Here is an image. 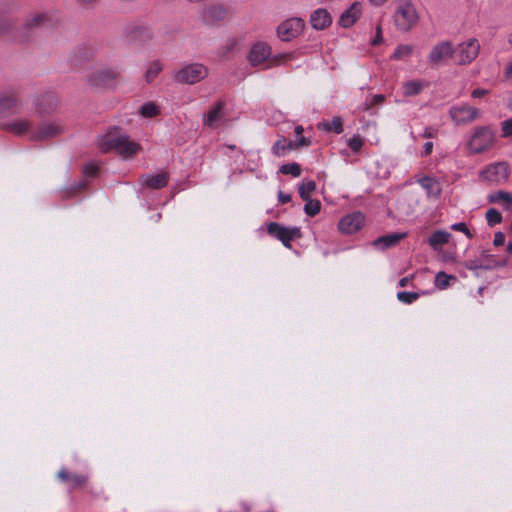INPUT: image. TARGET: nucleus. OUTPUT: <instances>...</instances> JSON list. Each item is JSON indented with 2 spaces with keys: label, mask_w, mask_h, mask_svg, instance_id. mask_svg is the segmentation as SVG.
I'll return each mask as SVG.
<instances>
[{
  "label": "nucleus",
  "mask_w": 512,
  "mask_h": 512,
  "mask_svg": "<svg viewBox=\"0 0 512 512\" xmlns=\"http://www.w3.org/2000/svg\"><path fill=\"white\" fill-rule=\"evenodd\" d=\"M97 146L104 153L115 150L124 159L134 157L141 150L140 144L132 141L127 134L121 133L116 126L98 136Z\"/></svg>",
  "instance_id": "f257e3e1"
},
{
  "label": "nucleus",
  "mask_w": 512,
  "mask_h": 512,
  "mask_svg": "<svg viewBox=\"0 0 512 512\" xmlns=\"http://www.w3.org/2000/svg\"><path fill=\"white\" fill-rule=\"evenodd\" d=\"M496 134L489 126L473 129L467 141V149L471 154H480L490 150L495 143Z\"/></svg>",
  "instance_id": "f03ea898"
},
{
  "label": "nucleus",
  "mask_w": 512,
  "mask_h": 512,
  "mask_svg": "<svg viewBox=\"0 0 512 512\" xmlns=\"http://www.w3.org/2000/svg\"><path fill=\"white\" fill-rule=\"evenodd\" d=\"M419 21L418 11L411 0H400L394 13V24L401 32L410 31Z\"/></svg>",
  "instance_id": "7ed1b4c3"
},
{
  "label": "nucleus",
  "mask_w": 512,
  "mask_h": 512,
  "mask_svg": "<svg viewBox=\"0 0 512 512\" xmlns=\"http://www.w3.org/2000/svg\"><path fill=\"white\" fill-rule=\"evenodd\" d=\"M288 57V54H279L271 57V47L264 42L254 44L249 53V61L251 65H265V68L277 66L283 59Z\"/></svg>",
  "instance_id": "20e7f679"
},
{
  "label": "nucleus",
  "mask_w": 512,
  "mask_h": 512,
  "mask_svg": "<svg viewBox=\"0 0 512 512\" xmlns=\"http://www.w3.org/2000/svg\"><path fill=\"white\" fill-rule=\"evenodd\" d=\"M208 75L207 68L199 63L183 66L172 75L174 82L179 84H195Z\"/></svg>",
  "instance_id": "39448f33"
},
{
  "label": "nucleus",
  "mask_w": 512,
  "mask_h": 512,
  "mask_svg": "<svg viewBox=\"0 0 512 512\" xmlns=\"http://www.w3.org/2000/svg\"><path fill=\"white\" fill-rule=\"evenodd\" d=\"M449 115L455 125L461 126L469 124L480 117V111L468 104L452 106L449 109Z\"/></svg>",
  "instance_id": "423d86ee"
},
{
  "label": "nucleus",
  "mask_w": 512,
  "mask_h": 512,
  "mask_svg": "<svg viewBox=\"0 0 512 512\" xmlns=\"http://www.w3.org/2000/svg\"><path fill=\"white\" fill-rule=\"evenodd\" d=\"M480 51V44L476 39H469L460 43L454 49V57L459 65L469 64L476 59Z\"/></svg>",
  "instance_id": "0eeeda50"
},
{
  "label": "nucleus",
  "mask_w": 512,
  "mask_h": 512,
  "mask_svg": "<svg viewBox=\"0 0 512 512\" xmlns=\"http://www.w3.org/2000/svg\"><path fill=\"white\" fill-rule=\"evenodd\" d=\"M66 128L60 121H46L41 123L31 134L32 141H45L62 135Z\"/></svg>",
  "instance_id": "6e6552de"
},
{
  "label": "nucleus",
  "mask_w": 512,
  "mask_h": 512,
  "mask_svg": "<svg viewBox=\"0 0 512 512\" xmlns=\"http://www.w3.org/2000/svg\"><path fill=\"white\" fill-rule=\"evenodd\" d=\"M2 128L16 136L27 135L31 140V134L35 133L34 122L28 117H18L3 123Z\"/></svg>",
  "instance_id": "1a4fd4ad"
},
{
  "label": "nucleus",
  "mask_w": 512,
  "mask_h": 512,
  "mask_svg": "<svg viewBox=\"0 0 512 512\" xmlns=\"http://www.w3.org/2000/svg\"><path fill=\"white\" fill-rule=\"evenodd\" d=\"M119 75L120 70L116 67L96 69L88 75V82L93 87H105L116 80Z\"/></svg>",
  "instance_id": "9d476101"
},
{
  "label": "nucleus",
  "mask_w": 512,
  "mask_h": 512,
  "mask_svg": "<svg viewBox=\"0 0 512 512\" xmlns=\"http://www.w3.org/2000/svg\"><path fill=\"white\" fill-rule=\"evenodd\" d=\"M267 231L270 235L277 238L287 248L291 247V241L301 236L300 229L298 227L287 228L276 222H271L267 226Z\"/></svg>",
  "instance_id": "9b49d317"
},
{
  "label": "nucleus",
  "mask_w": 512,
  "mask_h": 512,
  "mask_svg": "<svg viewBox=\"0 0 512 512\" xmlns=\"http://www.w3.org/2000/svg\"><path fill=\"white\" fill-rule=\"evenodd\" d=\"M304 27L301 18H290L283 21L277 28V35L282 41H290L300 35Z\"/></svg>",
  "instance_id": "f8f14e48"
},
{
  "label": "nucleus",
  "mask_w": 512,
  "mask_h": 512,
  "mask_svg": "<svg viewBox=\"0 0 512 512\" xmlns=\"http://www.w3.org/2000/svg\"><path fill=\"white\" fill-rule=\"evenodd\" d=\"M508 176V166L504 162L491 164L480 173V177L483 180L496 184L505 182L508 179Z\"/></svg>",
  "instance_id": "ddd939ff"
},
{
  "label": "nucleus",
  "mask_w": 512,
  "mask_h": 512,
  "mask_svg": "<svg viewBox=\"0 0 512 512\" xmlns=\"http://www.w3.org/2000/svg\"><path fill=\"white\" fill-rule=\"evenodd\" d=\"M365 220V215L356 211L342 217L338 223V228L344 234H354L364 226Z\"/></svg>",
  "instance_id": "4468645a"
},
{
  "label": "nucleus",
  "mask_w": 512,
  "mask_h": 512,
  "mask_svg": "<svg viewBox=\"0 0 512 512\" xmlns=\"http://www.w3.org/2000/svg\"><path fill=\"white\" fill-rule=\"evenodd\" d=\"M452 56H454V48L452 44L448 41H443L431 49L428 60L432 65L437 66Z\"/></svg>",
  "instance_id": "2eb2a0df"
},
{
  "label": "nucleus",
  "mask_w": 512,
  "mask_h": 512,
  "mask_svg": "<svg viewBox=\"0 0 512 512\" xmlns=\"http://www.w3.org/2000/svg\"><path fill=\"white\" fill-rule=\"evenodd\" d=\"M224 107L225 104L222 101L215 102L202 117L203 125L209 128H215L218 123L224 117Z\"/></svg>",
  "instance_id": "dca6fc26"
},
{
  "label": "nucleus",
  "mask_w": 512,
  "mask_h": 512,
  "mask_svg": "<svg viewBox=\"0 0 512 512\" xmlns=\"http://www.w3.org/2000/svg\"><path fill=\"white\" fill-rule=\"evenodd\" d=\"M35 113L42 117L52 113L57 107V100L53 94H42L35 100Z\"/></svg>",
  "instance_id": "f3484780"
},
{
  "label": "nucleus",
  "mask_w": 512,
  "mask_h": 512,
  "mask_svg": "<svg viewBox=\"0 0 512 512\" xmlns=\"http://www.w3.org/2000/svg\"><path fill=\"white\" fill-rule=\"evenodd\" d=\"M507 264H508V259H506V258L492 259L489 263H484V261L479 257V258L468 260L465 263V267L471 271L493 270V269L505 267Z\"/></svg>",
  "instance_id": "a211bd4d"
},
{
  "label": "nucleus",
  "mask_w": 512,
  "mask_h": 512,
  "mask_svg": "<svg viewBox=\"0 0 512 512\" xmlns=\"http://www.w3.org/2000/svg\"><path fill=\"white\" fill-rule=\"evenodd\" d=\"M227 15V10L219 4H212L205 7L202 11V19L207 24H215L223 19Z\"/></svg>",
  "instance_id": "6ab92c4d"
},
{
  "label": "nucleus",
  "mask_w": 512,
  "mask_h": 512,
  "mask_svg": "<svg viewBox=\"0 0 512 512\" xmlns=\"http://www.w3.org/2000/svg\"><path fill=\"white\" fill-rule=\"evenodd\" d=\"M407 236V233H391L380 236L373 241V246L381 251L396 246L402 239Z\"/></svg>",
  "instance_id": "aec40b11"
},
{
  "label": "nucleus",
  "mask_w": 512,
  "mask_h": 512,
  "mask_svg": "<svg viewBox=\"0 0 512 512\" xmlns=\"http://www.w3.org/2000/svg\"><path fill=\"white\" fill-rule=\"evenodd\" d=\"M139 182L144 187L160 189L167 185L168 175L164 172L157 174H146L139 178Z\"/></svg>",
  "instance_id": "412c9836"
},
{
  "label": "nucleus",
  "mask_w": 512,
  "mask_h": 512,
  "mask_svg": "<svg viewBox=\"0 0 512 512\" xmlns=\"http://www.w3.org/2000/svg\"><path fill=\"white\" fill-rule=\"evenodd\" d=\"M417 182L426 191V194L429 198L437 199L440 197L442 193V186L437 179L429 176H424L420 178Z\"/></svg>",
  "instance_id": "4be33fe9"
},
{
  "label": "nucleus",
  "mask_w": 512,
  "mask_h": 512,
  "mask_svg": "<svg viewBox=\"0 0 512 512\" xmlns=\"http://www.w3.org/2000/svg\"><path fill=\"white\" fill-rule=\"evenodd\" d=\"M310 23L313 28L322 30L332 23V18L326 9L319 8L311 14Z\"/></svg>",
  "instance_id": "5701e85b"
},
{
  "label": "nucleus",
  "mask_w": 512,
  "mask_h": 512,
  "mask_svg": "<svg viewBox=\"0 0 512 512\" xmlns=\"http://www.w3.org/2000/svg\"><path fill=\"white\" fill-rule=\"evenodd\" d=\"M57 477L61 481L69 482L71 489L83 487L88 480V477L83 474L70 475L65 468L59 470Z\"/></svg>",
  "instance_id": "b1692460"
},
{
  "label": "nucleus",
  "mask_w": 512,
  "mask_h": 512,
  "mask_svg": "<svg viewBox=\"0 0 512 512\" xmlns=\"http://www.w3.org/2000/svg\"><path fill=\"white\" fill-rule=\"evenodd\" d=\"M360 15L361 7L358 3H354L350 6L349 9L341 14L339 18V24L344 28H349L358 20Z\"/></svg>",
  "instance_id": "393cba45"
},
{
  "label": "nucleus",
  "mask_w": 512,
  "mask_h": 512,
  "mask_svg": "<svg viewBox=\"0 0 512 512\" xmlns=\"http://www.w3.org/2000/svg\"><path fill=\"white\" fill-rule=\"evenodd\" d=\"M487 200L492 204L503 203L504 208L512 212V194L509 192L502 190L492 192L487 196Z\"/></svg>",
  "instance_id": "a878e982"
},
{
  "label": "nucleus",
  "mask_w": 512,
  "mask_h": 512,
  "mask_svg": "<svg viewBox=\"0 0 512 512\" xmlns=\"http://www.w3.org/2000/svg\"><path fill=\"white\" fill-rule=\"evenodd\" d=\"M451 234L444 230H437L429 237V245L434 249H438L440 246L449 242Z\"/></svg>",
  "instance_id": "bb28decb"
},
{
  "label": "nucleus",
  "mask_w": 512,
  "mask_h": 512,
  "mask_svg": "<svg viewBox=\"0 0 512 512\" xmlns=\"http://www.w3.org/2000/svg\"><path fill=\"white\" fill-rule=\"evenodd\" d=\"M18 105V97L14 92L0 94V110H8Z\"/></svg>",
  "instance_id": "cd10ccee"
},
{
  "label": "nucleus",
  "mask_w": 512,
  "mask_h": 512,
  "mask_svg": "<svg viewBox=\"0 0 512 512\" xmlns=\"http://www.w3.org/2000/svg\"><path fill=\"white\" fill-rule=\"evenodd\" d=\"M424 86V82L420 80L408 81L403 84V93L405 96L418 95Z\"/></svg>",
  "instance_id": "c85d7f7f"
},
{
  "label": "nucleus",
  "mask_w": 512,
  "mask_h": 512,
  "mask_svg": "<svg viewBox=\"0 0 512 512\" xmlns=\"http://www.w3.org/2000/svg\"><path fill=\"white\" fill-rule=\"evenodd\" d=\"M318 128L325 131H334L337 134L343 132V122L340 117H334L330 122H322L318 124Z\"/></svg>",
  "instance_id": "c756f323"
},
{
  "label": "nucleus",
  "mask_w": 512,
  "mask_h": 512,
  "mask_svg": "<svg viewBox=\"0 0 512 512\" xmlns=\"http://www.w3.org/2000/svg\"><path fill=\"white\" fill-rule=\"evenodd\" d=\"M91 56L90 50L85 47H78L72 52L69 60L73 65H78L81 61L88 60Z\"/></svg>",
  "instance_id": "7c9ffc66"
},
{
  "label": "nucleus",
  "mask_w": 512,
  "mask_h": 512,
  "mask_svg": "<svg viewBox=\"0 0 512 512\" xmlns=\"http://www.w3.org/2000/svg\"><path fill=\"white\" fill-rule=\"evenodd\" d=\"M292 149H293V141L286 143V139L284 137H282L274 143V145L272 147V152L274 155L281 157V156L285 155L286 151H289Z\"/></svg>",
  "instance_id": "2f4dec72"
},
{
  "label": "nucleus",
  "mask_w": 512,
  "mask_h": 512,
  "mask_svg": "<svg viewBox=\"0 0 512 512\" xmlns=\"http://www.w3.org/2000/svg\"><path fill=\"white\" fill-rule=\"evenodd\" d=\"M161 70H162V65L159 61H153L152 63H150L145 74H144V78H145L146 82L147 83L152 82L159 75Z\"/></svg>",
  "instance_id": "473e14b6"
},
{
  "label": "nucleus",
  "mask_w": 512,
  "mask_h": 512,
  "mask_svg": "<svg viewBox=\"0 0 512 512\" xmlns=\"http://www.w3.org/2000/svg\"><path fill=\"white\" fill-rule=\"evenodd\" d=\"M316 189V183L313 180L304 181L299 186V195L306 201L311 199L310 194Z\"/></svg>",
  "instance_id": "72a5a7b5"
},
{
  "label": "nucleus",
  "mask_w": 512,
  "mask_h": 512,
  "mask_svg": "<svg viewBox=\"0 0 512 512\" xmlns=\"http://www.w3.org/2000/svg\"><path fill=\"white\" fill-rule=\"evenodd\" d=\"M414 47L412 45H399L393 52L391 59L402 60L409 57L413 52Z\"/></svg>",
  "instance_id": "f704fd0d"
},
{
  "label": "nucleus",
  "mask_w": 512,
  "mask_h": 512,
  "mask_svg": "<svg viewBox=\"0 0 512 512\" xmlns=\"http://www.w3.org/2000/svg\"><path fill=\"white\" fill-rule=\"evenodd\" d=\"M455 279V276L440 271L435 276V286L439 289H446L450 285V281Z\"/></svg>",
  "instance_id": "c9c22d12"
},
{
  "label": "nucleus",
  "mask_w": 512,
  "mask_h": 512,
  "mask_svg": "<svg viewBox=\"0 0 512 512\" xmlns=\"http://www.w3.org/2000/svg\"><path fill=\"white\" fill-rule=\"evenodd\" d=\"M139 113L145 118H152L159 114V108L153 102H146L140 107Z\"/></svg>",
  "instance_id": "e433bc0d"
},
{
  "label": "nucleus",
  "mask_w": 512,
  "mask_h": 512,
  "mask_svg": "<svg viewBox=\"0 0 512 512\" xmlns=\"http://www.w3.org/2000/svg\"><path fill=\"white\" fill-rule=\"evenodd\" d=\"M305 202L304 211L308 216L313 217L320 212L321 203L319 200L309 199Z\"/></svg>",
  "instance_id": "4c0bfd02"
},
{
  "label": "nucleus",
  "mask_w": 512,
  "mask_h": 512,
  "mask_svg": "<svg viewBox=\"0 0 512 512\" xmlns=\"http://www.w3.org/2000/svg\"><path fill=\"white\" fill-rule=\"evenodd\" d=\"M485 218H486L488 226H490V227H493L496 224H499L502 222V215L495 208L488 209L485 214Z\"/></svg>",
  "instance_id": "58836bf2"
},
{
  "label": "nucleus",
  "mask_w": 512,
  "mask_h": 512,
  "mask_svg": "<svg viewBox=\"0 0 512 512\" xmlns=\"http://www.w3.org/2000/svg\"><path fill=\"white\" fill-rule=\"evenodd\" d=\"M280 172L285 175L299 177L301 175V167L297 163H288L280 167Z\"/></svg>",
  "instance_id": "ea45409f"
},
{
  "label": "nucleus",
  "mask_w": 512,
  "mask_h": 512,
  "mask_svg": "<svg viewBox=\"0 0 512 512\" xmlns=\"http://www.w3.org/2000/svg\"><path fill=\"white\" fill-rule=\"evenodd\" d=\"M347 146L355 153H358L364 145L363 139L359 135H354L346 142Z\"/></svg>",
  "instance_id": "a19ab883"
},
{
  "label": "nucleus",
  "mask_w": 512,
  "mask_h": 512,
  "mask_svg": "<svg viewBox=\"0 0 512 512\" xmlns=\"http://www.w3.org/2000/svg\"><path fill=\"white\" fill-rule=\"evenodd\" d=\"M419 297L418 293L415 292H407V291H401L397 293V299L400 302L411 304L415 300H417Z\"/></svg>",
  "instance_id": "79ce46f5"
},
{
  "label": "nucleus",
  "mask_w": 512,
  "mask_h": 512,
  "mask_svg": "<svg viewBox=\"0 0 512 512\" xmlns=\"http://www.w3.org/2000/svg\"><path fill=\"white\" fill-rule=\"evenodd\" d=\"M46 21V18L42 14H37L32 16L31 18H28L25 22V27L27 28H33L36 26H40Z\"/></svg>",
  "instance_id": "37998d69"
},
{
  "label": "nucleus",
  "mask_w": 512,
  "mask_h": 512,
  "mask_svg": "<svg viewBox=\"0 0 512 512\" xmlns=\"http://www.w3.org/2000/svg\"><path fill=\"white\" fill-rule=\"evenodd\" d=\"M385 100V96L382 95V94H376V95H373L370 100H367L365 103H364V107L363 109L364 110H368L370 109L371 106L373 105H376V104H381L383 103Z\"/></svg>",
  "instance_id": "c03bdc74"
},
{
  "label": "nucleus",
  "mask_w": 512,
  "mask_h": 512,
  "mask_svg": "<svg viewBox=\"0 0 512 512\" xmlns=\"http://www.w3.org/2000/svg\"><path fill=\"white\" fill-rule=\"evenodd\" d=\"M451 229L464 233L468 239L473 238V234L470 232V230L467 228V226L464 222H459V223L453 224L451 226Z\"/></svg>",
  "instance_id": "a18cd8bd"
},
{
  "label": "nucleus",
  "mask_w": 512,
  "mask_h": 512,
  "mask_svg": "<svg viewBox=\"0 0 512 512\" xmlns=\"http://www.w3.org/2000/svg\"><path fill=\"white\" fill-rule=\"evenodd\" d=\"M502 132L504 136L512 135V119L505 120L502 123Z\"/></svg>",
  "instance_id": "49530a36"
},
{
  "label": "nucleus",
  "mask_w": 512,
  "mask_h": 512,
  "mask_svg": "<svg viewBox=\"0 0 512 512\" xmlns=\"http://www.w3.org/2000/svg\"><path fill=\"white\" fill-rule=\"evenodd\" d=\"M505 243V234L502 232H496L494 235L493 245L498 247L502 246Z\"/></svg>",
  "instance_id": "de8ad7c7"
},
{
  "label": "nucleus",
  "mask_w": 512,
  "mask_h": 512,
  "mask_svg": "<svg viewBox=\"0 0 512 512\" xmlns=\"http://www.w3.org/2000/svg\"><path fill=\"white\" fill-rule=\"evenodd\" d=\"M310 143H311V141L308 138L301 136L296 141H293V149L299 148V147H304V146H309Z\"/></svg>",
  "instance_id": "09e8293b"
},
{
  "label": "nucleus",
  "mask_w": 512,
  "mask_h": 512,
  "mask_svg": "<svg viewBox=\"0 0 512 512\" xmlns=\"http://www.w3.org/2000/svg\"><path fill=\"white\" fill-rule=\"evenodd\" d=\"M489 93V90L483 88H476L472 91L471 96L473 98H481Z\"/></svg>",
  "instance_id": "8fccbe9b"
},
{
  "label": "nucleus",
  "mask_w": 512,
  "mask_h": 512,
  "mask_svg": "<svg viewBox=\"0 0 512 512\" xmlns=\"http://www.w3.org/2000/svg\"><path fill=\"white\" fill-rule=\"evenodd\" d=\"M278 200L282 204L288 203V202L291 201V195L290 194H285L282 191H279L278 192Z\"/></svg>",
  "instance_id": "3c124183"
},
{
  "label": "nucleus",
  "mask_w": 512,
  "mask_h": 512,
  "mask_svg": "<svg viewBox=\"0 0 512 512\" xmlns=\"http://www.w3.org/2000/svg\"><path fill=\"white\" fill-rule=\"evenodd\" d=\"M479 257L484 261V263H489L492 259H496L486 250L482 251Z\"/></svg>",
  "instance_id": "603ef678"
},
{
  "label": "nucleus",
  "mask_w": 512,
  "mask_h": 512,
  "mask_svg": "<svg viewBox=\"0 0 512 512\" xmlns=\"http://www.w3.org/2000/svg\"><path fill=\"white\" fill-rule=\"evenodd\" d=\"M504 76L506 79L512 80V60L505 67Z\"/></svg>",
  "instance_id": "864d4df0"
},
{
  "label": "nucleus",
  "mask_w": 512,
  "mask_h": 512,
  "mask_svg": "<svg viewBox=\"0 0 512 512\" xmlns=\"http://www.w3.org/2000/svg\"><path fill=\"white\" fill-rule=\"evenodd\" d=\"M435 136V130L431 127H426L422 133L423 138H433Z\"/></svg>",
  "instance_id": "5fc2aeb1"
},
{
  "label": "nucleus",
  "mask_w": 512,
  "mask_h": 512,
  "mask_svg": "<svg viewBox=\"0 0 512 512\" xmlns=\"http://www.w3.org/2000/svg\"><path fill=\"white\" fill-rule=\"evenodd\" d=\"M97 168L94 165H87L84 168V173L88 176H93L96 173Z\"/></svg>",
  "instance_id": "6e6d98bb"
},
{
  "label": "nucleus",
  "mask_w": 512,
  "mask_h": 512,
  "mask_svg": "<svg viewBox=\"0 0 512 512\" xmlns=\"http://www.w3.org/2000/svg\"><path fill=\"white\" fill-rule=\"evenodd\" d=\"M382 42V36H381V28L380 26H377V35L376 37L371 41L372 45H377Z\"/></svg>",
  "instance_id": "4d7b16f0"
},
{
  "label": "nucleus",
  "mask_w": 512,
  "mask_h": 512,
  "mask_svg": "<svg viewBox=\"0 0 512 512\" xmlns=\"http://www.w3.org/2000/svg\"><path fill=\"white\" fill-rule=\"evenodd\" d=\"M86 186V183L83 181H79L71 187L72 192L70 194H74L77 190L83 189Z\"/></svg>",
  "instance_id": "13d9d810"
},
{
  "label": "nucleus",
  "mask_w": 512,
  "mask_h": 512,
  "mask_svg": "<svg viewBox=\"0 0 512 512\" xmlns=\"http://www.w3.org/2000/svg\"><path fill=\"white\" fill-rule=\"evenodd\" d=\"M432 150H433V143L432 142H426L424 144L423 155H425V156L430 155L432 153Z\"/></svg>",
  "instance_id": "bf43d9fd"
},
{
  "label": "nucleus",
  "mask_w": 512,
  "mask_h": 512,
  "mask_svg": "<svg viewBox=\"0 0 512 512\" xmlns=\"http://www.w3.org/2000/svg\"><path fill=\"white\" fill-rule=\"evenodd\" d=\"M303 131H304V129L301 125L296 126L294 129V132L297 136L302 135Z\"/></svg>",
  "instance_id": "052dcab7"
},
{
  "label": "nucleus",
  "mask_w": 512,
  "mask_h": 512,
  "mask_svg": "<svg viewBox=\"0 0 512 512\" xmlns=\"http://www.w3.org/2000/svg\"><path fill=\"white\" fill-rule=\"evenodd\" d=\"M387 0H370V2L375 6L383 5Z\"/></svg>",
  "instance_id": "680f3d73"
},
{
  "label": "nucleus",
  "mask_w": 512,
  "mask_h": 512,
  "mask_svg": "<svg viewBox=\"0 0 512 512\" xmlns=\"http://www.w3.org/2000/svg\"><path fill=\"white\" fill-rule=\"evenodd\" d=\"M408 281H409V279H408L407 277H404V278H402V279L399 281V285H400L401 287H405V286L408 284Z\"/></svg>",
  "instance_id": "e2e57ef3"
},
{
  "label": "nucleus",
  "mask_w": 512,
  "mask_h": 512,
  "mask_svg": "<svg viewBox=\"0 0 512 512\" xmlns=\"http://www.w3.org/2000/svg\"><path fill=\"white\" fill-rule=\"evenodd\" d=\"M96 0H78V2L82 5H89L95 2Z\"/></svg>",
  "instance_id": "0e129e2a"
},
{
  "label": "nucleus",
  "mask_w": 512,
  "mask_h": 512,
  "mask_svg": "<svg viewBox=\"0 0 512 512\" xmlns=\"http://www.w3.org/2000/svg\"><path fill=\"white\" fill-rule=\"evenodd\" d=\"M506 251L508 254L512 255V242H509L506 246Z\"/></svg>",
  "instance_id": "69168bd1"
},
{
  "label": "nucleus",
  "mask_w": 512,
  "mask_h": 512,
  "mask_svg": "<svg viewBox=\"0 0 512 512\" xmlns=\"http://www.w3.org/2000/svg\"><path fill=\"white\" fill-rule=\"evenodd\" d=\"M508 41H509V43L512 45V32H511V33H510V35H509Z\"/></svg>",
  "instance_id": "338daca9"
},
{
  "label": "nucleus",
  "mask_w": 512,
  "mask_h": 512,
  "mask_svg": "<svg viewBox=\"0 0 512 512\" xmlns=\"http://www.w3.org/2000/svg\"><path fill=\"white\" fill-rule=\"evenodd\" d=\"M509 107L512 109V96L509 98Z\"/></svg>",
  "instance_id": "774afa93"
}]
</instances>
